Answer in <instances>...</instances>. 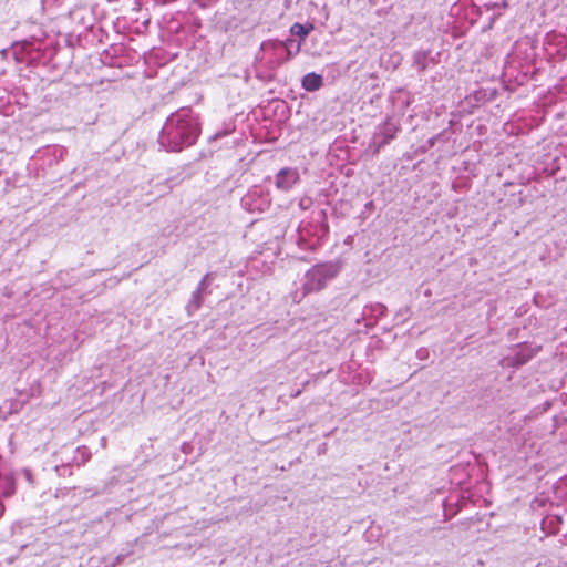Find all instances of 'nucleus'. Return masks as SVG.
Here are the masks:
<instances>
[{"label": "nucleus", "instance_id": "nucleus-7", "mask_svg": "<svg viewBox=\"0 0 567 567\" xmlns=\"http://www.w3.org/2000/svg\"><path fill=\"white\" fill-rule=\"evenodd\" d=\"M286 173H287V171H286V169H281V171H280V175L286 174Z\"/></svg>", "mask_w": 567, "mask_h": 567}, {"label": "nucleus", "instance_id": "nucleus-2", "mask_svg": "<svg viewBox=\"0 0 567 567\" xmlns=\"http://www.w3.org/2000/svg\"><path fill=\"white\" fill-rule=\"evenodd\" d=\"M301 84L306 91L315 92L322 86L323 80L320 74L311 72L303 76Z\"/></svg>", "mask_w": 567, "mask_h": 567}, {"label": "nucleus", "instance_id": "nucleus-1", "mask_svg": "<svg viewBox=\"0 0 567 567\" xmlns=\"http://www.w3.org/2000/svg\"><path fill=\"white\" fill-rule=\"evenodd\" d=\"M177 134H179L182 143L192 145L198 136V127L188 118H181L176 124Z\"/></svg>", "mask_w": 567, "mask_h": 567}, {"label": "nucleus", "instance_id": "nucleus-4", "mask_svg": "<svg viewBox=\"0 0 567 567\" xmlns=\"http://www.w3.org/2000/svg\"><path fill=\"white\" fill-rule=\"evenodd\" d=\"M282 44L287 51V60H290L292 56L297 55L300 52V42L295 43L292 39H287Z\"/></svg>", "mask_w": 567, "mask_h": 567}, {"label": "nucleus", "instance_id": "nucleus-5", "mask_svg": "<svg viewBox=\"0 0 567 567\" xmlns=\"http://www.w3.org/2000/svg\"><path fill=\"white\" fill-rule=\"evenodd\" d=\"M4 480L7 482V487L2 492V494L4 496H11L14 493V481H13L12 476H6Z\"/></svg>", "mask_w": 567, "mask_h": 567}, {"label": "nucleus", "instance_id": "nucleus-3", "mask_svg": "<svg viewBox=\"0 0 567 567\" xmlns=\"http://www.w3.org/2000/svg\"><path fill=\"white\" fill-rule=\"evenodd\" d=\"M313 30V25L311 23L309 24H301V23H293L290 28V32L295 35H299L302 40L306 39V37Z\"/></svg>", "mask_w": 567, "mask_h": 567}, {"label": "nucleus", "instance_id": "nucleus-6", "mask_svg": "<svg viewBox=\"0 0 567 567\" xmlns=\"http://www.w3.org/2000/svg\"><path fill=\"white\" fill-rule=\"evenodd\" d=\"M4 513V506L0 503V517L3 515Z\"/></svg>", "mask_w": 567, "mask_h": 567}]
</instances>
